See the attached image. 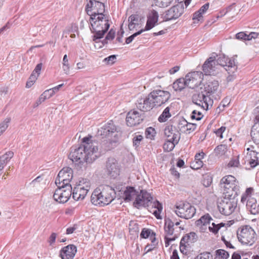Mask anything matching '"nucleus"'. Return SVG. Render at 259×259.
Listing matches in <instances>:
<instances>
[{"instance_id":"1","label":"nucleus","mask_w":259,"mask_h":259,"mask_svg":"<svg viewBox=\"0 0 259 259\" xmlns=\"http://www.w3.org/2000/svg\"><path fill=\"white\" fill-rule=\"evenodd\" d=\"M92 136L86 137L82 139V145L73 146L70 149L68 155L69 158L72 161L79 163H92L99 156L98 154V143L91 140Z\"/></svg>"},{"instance_id":"2","label":"nucleus","mask_w":259,"mask_h":259,"mask_svg":"<svg viewBox=\"0 0 259 259\" xmlns=\"http://www.w3.org/2000/svg\"><path fill=\"white\" fill-rule=\"evenodd\" d=\"M153 197L146 191L142 190L136 197L134 205L139 208L140 207H149L148 210L158 219H161L160 213L162 209L161 204L157 200L152 202Z\"/></svg>"},{"instance_id":"3","label":"nucleus","mask_w":259,"mask_h":259,"mask_svg":"<svg viewBox=\"0 0 259 259\" xmlns=\"http://www.w3.org/2000/svg\"><path fill=\"white\" fill-rule=\"evenodd\" d=\"M116 197L113 188L108 185L101 186L94 190L91 197V201L95 205L100 206L110 204Z\"/></svg>"},{"instance_id":"4","label":"nucleus","mask_w":259,"mask_h":259,"mask_svg":"<svg viewBox=\"0 0 259 259\" xmlns=\"http://www.w3.org/2000/svg\"><path fill=\"white\" fill-rule=\"evenodd\" d=\"M90 21L91 31L94 34L93 40L98 43L99 41L98 40L103 37L110 27L108 17L105 15L92 16L90 18Z\"/></svg>"},{"instance_id":"5","label":"nucleus","mask_w":259,"mask_h":259,"mask_svg":"<svg viewBox=\"0 0 259 259\" xmlns=\"http://www.w3.org/2000/svg\"><path fill=\"white\" fill-rule=\"evenodd\" d=\"M220 185L225 197H237L238 195L239 186L234 177L229 175L223 177L221 180Z\"/></svg>"},{"instance_id":"6","label":"nucleus","mask_w":259,"mask_h":259,"mask_svg":"<svg viewBox=\"0 0 259 259\" xmlns=\"http://www.w3.org/2000/svg\"><path fill=\"white\" fill-rule=\"evenodd\" d=\"M237 204V199L236 197H225L224 196L218 205L220 212L225 215H229L232 214Z\"/></svg>"},{"instance_id":"7","label":"nucleus","mask_w":259,"mask_h":259,"mask_svg":"<svg viewBox=\"0 0 259 259\" xmlns=\"http://www.w3.org/2000/svg\"><path fill=\"white\" fill-rule=\"evenodd\" d=\"M255 233L249 226L243 227L240 232H237V237L239 242L243 245L251 246L255 241Z\"/></svg>"},{"instance_id":"8","label":"nucleus","mask_w":259,"mask_h":259,"mask_svg":"<svg viewBox=\"0 0 259 259\" xmlns=\"http://www.w3.org/2000/svg\"><path fill=\"white\" fill-rule=\"evenodd\" d=\"M253 192V189L251 187L247 188L245 192L241 197V201L244 203L246 202L247 209L252 214H256L259 212L258 205L257 203L256 200L251 197V194Z\"/></svg>"},{"instance_id":"9","label":"nucleus","mask_w":259,"mask_h":259,"mask_svg":"<svg viewBox=\"0 0 259 259\" xmlns=\"http://www.w3.org/2000/svg\"><path fill=\"white\" fill-rule=\"evenodd\" d=\"M57 186L58 188L54 192L53 198L59 203H64L68 200L71 195H72L71 185Z\"/></svg>"},{"instance_id":"10","label":"nucleus","mask_w":259,"mask_h":259,"mask_svg":"<svg viewBox=\"0 0 259 259\" xmlns=\"http://www.w3.org/2000/svg\"><path fill=\"white\" fill-rule=\"evenodd\" d=\"M237 56H234L231 58H229L225 55H220L215 61L218 64L219 68L220 66L224 67L229 73L235 72L237 69V62L236 60Z\"/></svg>"},{"instance_id":"11","label":"nucleus","mask_w":259,"mask_h":259,"mask_svg":"<svg viewBox=\"0 0 259 259\" xmlns=\"http://www.w3.org/2000/svg\"><path fill=\"white\" fill-rule=\"evenodd\" d=\"M175 211L179 217L189 219L195 214L196 209L188 202H181L176 205V209Z\"/></svg>"},{"instance_id":"12","label":"nucleus","mask_w":259,"mask_h":259,"mask_svg":"<svg viewBox=\"0 0 259 259\" xmlns=\"http://www.w3.org/2000/svg\"><path fill=\"white\" fill-rule=\"evenodd\" d=\"M171 94L167 91L160 90H154L150 93V97L154 104V107H159L167 102Z\"/></svg>"},{"instance_id":"13","label":"nucleus","mask_w":259,"mask_h":259,"mask_svg":"<svg viewBox=\"0 0 259 259\" xmlns=\"http://www.w3.org/2000/svg\"><path fill=\"white\" fill-rule=\"evenodd\" d=\"M73 178V170L69 167L62 168L59 172L55 180L56 185H71L70 182Z\"/></svg>"},{"instance_id":"14","label":"nucleus","mask_w":259,"mask_h":259,"mask_svg":"<svg viewBox=\"0 0 259 259\" xmlns=\"http://www.w3.org/2000/svg\"><path fill=\"white\" fill-rule=\"evenodd\" d=\"M220 68L215 61V57L211 56L204 62L202 71L206 75H215L219 72Z\"/></svg>"},{"instance_id":"15","label":"nucleus","mask_w":259,"mask_h":259,"mask_svg":"<svg viewBox=\"0 0 259 259\" xmlns=\"http://www.w3.org/2000/svg\"><path fill=\"white\" fill-rule=\"evenodd\" d=\"M116 132V126L112 121H110L98 130L97 134L98 136H101L102 138H110L112 136L115 137L117 136Z\"/></svg>"},{"instance_id":"16","label":"nucleus","mask_w":259,"mask_h":259,"mask_svg":"<svg viewBox=\"0 0 259 259\" xmlns=\"http://www.w3.org/2000/svg\"><path fill=\"white\" fill-rule=\"evenodd\" d=\"M201 74L202 72L198 71L188 73L185 77L186 86L192 89L198 87L202 81Z\"/></svg>"},{"instance_id":"17","label":"nucleus","mask_w":259,"mask_h":259,"mask_svg":"<svg viewBox=\"0 0 259 259\" xmlns=\"http://www.w3.org/2000/svg\"><path fill=\"white\" fill-rule=\"evenodd\" d=\"M184 6L183 3H179L165 12L164 19L165 21H169L178 18L184 13Z\"/></svg>"},{"instance_id":"18","label":"nucleus","mask_w":259,"mask_h":259,"mask_svg":"<svg viewBox=\"0 0 259 259\" xmlns=\"http://www.w3.org/2000/svg\"><path fill=\"white\" fill-rule=\"evenodd\" d=\"M192 102L196 105L200 106L203 109L206 110L208 109L209 105L212 102L210 98L205 96L202 93H199L193 95L192 96Z\"/></svg>"},{"instance_id":"19","label":"nucleus","mask_w":259,"mask_h":259,"mask_svg":"<svg viewBox=\"0 0 259 259\" xmlns=\"http://www.w3.org/2000/svg\"><path fill=\"white\" fill-rule=\"evenodd\" d=\"M137 108L142 111H150L154 107V104L150 97V94L145 97L138 98L136 103Z\"/></svg>"},{"instance_id":"20","label":"nucleus","mask_w":259,"mask_h":259,"mask_svg":"<svg viewBox=\"0 0 259 259\" xmlns=\"http://www.w3.org/2000/svg\"><path fill=\"white\" fill-rule=\"evenodd\" d=\"M143 114L133 110L128 112L126 115V124L129 126H134L140 124L144 119Z\"/></svg>"},{"instance_id":"21","label":"nucleus","mask_w":259,"mask_h":259,"mask_svg":"<svg viewBox=\"0 0 259 259\" xmlns=\"http://www.w3.org/2000/svg\"><path fill=\"white\" fill-rule=\"evenodd\" d=\"M106 167L108 174L110 177L115 178L119 175L120 169L117 161L115 158H109L106 162Z\"/></svg>"},{"instance_id":"22","label":"nucleus","mask_w":259,"mask_h":259,"mask_svg":"<svg viewBox=\"0 0 259 259\" xmlns=\"http://www.w3.org/2000/svg\"><path fill=\"white\" fill-rule=\"evenodd\" d=\"M147 20L145 28L141 29L143 30V32L151 29L158 24L159 15L155 10H152L147 15Z\"/></svg>"},{"instance_id":"23","label":"nucleus","mask_w":259,"mask_h":259,"mask_svg":"<svg viewBox=\"0 0 259 259\" xmlns=\"http://www.w3.org/2000/svg\"><path fill=\"white\" fill-rule=\"evenodd\" d=\"M77 252L76 247L73 244H69L60 251V256L62 259H73Z\"/></svg>"},{"instance_id":"24","label":"nucleus","mask_w":259,"mask_h":259,"mask_svg":"<svg viewBox=\"0 0 259 259\" xmlns=\"http://www.w3.org/2000/svg\"><path fill=\"white\" fill-rule=\"evenodd\" d=\"M181 221L177 219H170L169 218L165 219L164 230L167 235L171 236L174 232V226H179Z\"/></svg>"},{"instance_id":"25","label":"nucleus","mask_w":259,"mask_h":259,"mask_svg":"<svg viewBox=\"0 0 259 259\" xmlns=\"http://www.w3.org/2000/svg\"><path fill=\"white\" fill-rule=\"evenodd\" d=\"M209 8V4L207 3L203 5L193 15L192 19L194 23H198L203 21V15L206 13Z\"/></svg>"},{"instance_id":"26","label":"nucleus","mask_w":259,"mask_h":259,"mask_svg":"<svg viewBox=\"0 0 259 259\" xmlns=\"http://www.w3.org/2000/svg\"><path fill=\"white\" fill-rule=\"evenodd\" d=\"M83 187L76 186L72 190V197L76 201L83 199L88 192Z\"/></svg>"},{"instance_id":"27","label":"nucleus","mask_w":259,"mask_h":259,"mask_svg":"<svg viewBox=\"0 0 259 259\" xmlns=\"http://www.w3.org/2000/svg\"><path fill=\"white\" fill-rule=\"evenodd\" d=\"M212 220L210 215L208 213H206L196 221V225L199 227L201 231L203 232L206 229V226L209 224L210 221Z\"/></svg>"},{"instance_id":"28","label":"nucleus","mask_w":259,"mask_h":259,"mask_svg":"<svg viewBox=\"0 0 259 259\" xmlns=\"http://www.w3.org/2000/svg\"><path fill=\"white\" fill-rule=\"evenodd\" d=\"M179 125H183L180 127V130L187 134H190L194 131L197 127L196 123L188 122L185 119L180 122Z\"/></svg>"},{"instance_id":"29","label":"nucleus","mask_w":259,"mask_h":259,"mask_svg":"<svg viewBox=\"0 0 259 259\" xmlns=\"http://www.w3.org/2000/svg\"><path fill=\"white\" fill-rule=\"evenodd\" d=\"M219 87V83L218 81L215 80H209L206 83L205 90L207 93L210 95L215 93Z\"/></svg>"},{"instance_id":"30","label":"nucleus","mask_w":259,"mask_h":259,"mask_svg":"<svg viewBox=\"0 0 259 259\" xmlns=\"http://www.w3.org/2000/svg\"><path fill=\"white\" fill-rule=\"evenodd\" d=\"M133 187H127L126 190L124 191L123 197L125 201H130L137 197L138 194Z\"/></svg>"},{"instance_id":"31","label":"nucleus","mask_w":259,"mask_h":259,"mask_svg":"<svg viewBox=\"0 0 259 259\" xmlns=\"http://www.w3.org/2000/svg\"><path fill=\"white\" fill-rule=\"evenodd\" d=\"M140 236L141 238L145 239L149 237L153 246L157 244L155 238V233L153 232H151L150 229L146 228L143 229L140 234Z\"/></svg>"},{"instance_id":"32","label":"nucleus","mask_w":259,"mask_h":259,"mask_svg":"<svg viewBox=\"0 0 259 259\" xmlns=\"http://www.w3.org/2000/svg\"><path fill=\"white\" fill-rule=\"evenodd\" d=\"M179 140V138L177 134H174L171 135V137H169V139H167L166 142L163 145V148H166V146L170 145V147L167 148V151H171L175 147V145L178 144Z\"/></svg>"},{"instance_id":"33","label":"nucleus","mask_w":259,"mask_h":259,"mask_svg":"<svg viewBox=\"0 0 259 259\" xmlns=\"http://www.w3.org/2000/svg\"><path fill=\"white\" fill-rule=\"evenodd\" d=\"M204 153L202 152L197 153L195 156V160L191 164V167L194 169L200 168L203 166V162L201 159L203 158Z\"/></svg>"},{"instance_id":"34","label":"nucleus","mask_w":259,"mask_h":259,"mask_svg":"<svg viewBox=\"0 0 259 259\" xmlns=\"http://www.w3.org/2000/svg\"><path fill=\"white\" fill-rule=\"evenodd\" d=\"M14 153L12 151L7 152L5 154L0 156V171H1L6 164L13 157Z\"/></svg>"},{"instance_id":"35","label":"nucleus","mask_w":259,"mask_h":259,"mask_svg":"<svg viewBox=\"0 0 259 259\" xmlns=\"http://www.w3.org/2000/svg\"><path fill=\"white\" fill-rule=\"evenodd\" d=\"M250 135L254 143L259 144V123L255 122L252 127Z\"/></svg>"},{"instance_id":"36","label":"nucleus","mask_w":259,"mask_h":259,"mask_svg":"<svg viewBox=\"0 0 259 259\" xmlns=\"http://www.w3.org/2000/svg\"><path fill=\"white\" fill-rule=\"evenodd\" d=\"M95 6H94L95 11L93 12V14L96 15V17L101 15H105V5L103 3L97 1L95 2Z\"/></svg>"},{"instance_id":"37","label":"nucleus","mask_w":259,"mask_h":259,"mask_svg":"<svg viewBox=\"0 0 259 259\" xmlns=\"http://www.w3.org/2000/svg\"><path fill=\"white\" fill-rule=\"evenodd\" d=\"M186 86L185 78H181L177 79L172 84V88L176 91H181Z\"/></svg>"},{"instance_id":"38","label":"nucleus","mask_w":259,"mask_h":259,"mask_svg":"<svg viewBox=\"0 0 259 259\" xmlns=\"http://www.w3.org/2000/svg\"><path fill=\"white\" fill-rule=\"evenodd\" d=\"M140 19V16L138 15H132L128 18V28L130 30H133L136 25H138L139 20Z\"/></svg>"},{"instance_id":"39","label":"nucleus","mask_w":259,"mask_h":259,"mask_svg":"<svg viewBox=\"0 0 259 259\" xmlns=\"http://www.w3.org/2000/svg\"><path fill=\"white\" fill-rule=\"evenodd\" d=\"M170 108L167 107L164 109L162 114L158 117V121L160 122L166 121L169 118L171 117V114L169 112Z\"/></svg>"},{"instance_id":"40","label":"nucleus","mask_w":259,"mask_h":259,"mask_svg":"<svg viewBox=\"0 0 259 259\" xmlns=\"http://www.w3.org/2000/svg\"><path fill=\"white\" fill-rule=\"evenodd\" d=\"M95 2H97V1L90 0L89 2L85 6V11L87 14L90 16V17L95 16L93 14V12L95 11L94 6H95Z\"/></svg>"},{"instance_id":"41","label":"nucleus","mask_w":259,"mask_h":259,"mask_svg":"<svg viewBox=\"0 0 259 259\" xmlns=\"http://www.w3.org/2000/svg\"><path fill=\"white\" fill-rule=\"evenodd\" d=\"M229 256L228 252L223 249H218L215 251L214 259H227Z\"/></svg>"},{"instance_id":"42","label":"nucleus","mask_w":259,"mask_h":259,"mask_svg":"<svg viewBox=\"0 0 259 259\" xmlns=\"http://www.w3.org/2000/svg\"><path fill=\"white\" fill-rule=\"evenodd\" d=\"M227 151V147L225 145H219L214 149L215 154L219 156L225 155Z\"/></svg>"},{"instance_id":"43","label":"nucleus","mask_w":259,"mask_h":259,"mask_svg":"<svg viewBox=\"0 0 259 259\" xmlns=\"http://www.w3.org/2000/svg\"><path fill=\"white\" fill-rule=\"evenodd\" d=\"M250 155H253L256 157V159H252L249 161V164L251 167H254L259 164V153L255 152L254 151H251Z\"/></svg>"},{"instance_id":"44","label":"nucleus","mask_w":259,"mask_h":259,"mask_svg":"<svg viewBox=\"0 0 259 259\" xmlns=\"http://www.w3.org/2000/svg\"><path fill=\"white\" fill-rule=\"evenodd\" d=\"M76 186L83 187V189H85L87 191H89L91 188V183L89 180L82 179L79 181V183Z\"/></svg>"},{"instance_id":"45","label":"nucleus","mask_w":259,"mask_h":259,"mask_svg":"<svg viewBox=\"0 0 259 259\" xmlns=\"http://www.w3.org/2000/svg\"><path fill=\"white\" fill-rule=\"evenodd\" d=\"M155 5L161 8L167 7L170 5L173 0H154Z\"/></svg>"},{"instance_id":"46","label":"nucleus","mask_w":259,"mask_h":259,"mask_svg":"<svg viewBox=\"0 0 259 259\" xmlns=\"http://www.w3.org/2000/svg\"><path fill=\"white\" fill-rule=\"evenodd\" d=\"M212 226H209L208 227V229L210 232L216 234L218 233L220 229L224 226L223 223H220L219 224L216 225L215 223H212L211 224Z\"/></svg>"},{"instance_id":"47","label":"nucleus","mask_w":259,"mask_h":259,"mask_svg":"<svg viewBox=\"0 0 259 259\" xmlns=\"http://www.w3.org/2000/svg\"><path fill=\"white\" fill-rule=\"evenodd\" d=\"M38 76V75L35 74L34 72H32L28 79V80L26 82V87L27 88H30L35 82Z\"/></svg>"},{"instance_id":"48","label":"nucleus","mask_w":259,"mask_h":259,"mask_svg":"<svg viewBox=\"0 0 259 259\" xmlns=\"http://www.w3.org/2000/svg\"><path fill=\"white\" fill-rule=\"evenodd\" d=\"M143 139V137L141 135H135L133 138V146L136 148L139 147Z\"/></svg>"},{"instance_id":"49","label":"nucleus","mask_w":259,"mask_h":259,"mask_svg":"<svg viewBox=\"0 0 259 259\" xmlns=\"http://www.w3.org/2000/svg\"><path fill=\"white\" fill-rule=\"evenodd\" d=\"M203 116V115L200 111H197V110H194L192 111L190 117L192 119L200 120L202 119Z\"/></svg>"},{"instance_id":"50","label":"nucleus","mask_w":259,"mask_h":259,"mask_svg":"<svg viewBox=\"0 0 259 259\" xmlns=\"http://www.w3.org/2000/svg\"><path fill=\"white\" fill-rule=\"evenodd\" d=\"M239 165V156H236L232 158L228 164V167H238Z\"/></svg>"},{"instance_id":"51","label":"nucleus","mask_w":259,"mask_h":259,"mask_svg":"<svg viewBox=\"0 0 259 259\" xmlns=\"http://www.w3.org/2000/svg\"><path fill=\"white\" fill-rule=\"evenodd\" d=\"M189 236H187L186 235L183 237L180 242V250H182V247L184 246V247H186V244H188V245H189L188 243L190 242L189 239Z\"/></svg>"},{"instance_id":"52","label":"nucleus","mask_w":259,"mask_h":259,"mask_svg":"<svg viewBox=\"0 0 259 259\" xmlns=\"http://www.w3.org/2000/svg\"><path fill=\"white\" fill-rule=\"evenodd\" d=\"M194 259H213V256L209 252H204L197 256Z\"/></svg>"},{"instance_id":"53","label":"nucleus","mask_w":259,"mask_h":259,"mask_svg":"<svg viewBox=\"0 0 259 259\" xmlns=\"http://www.w3.org/2000/svg\"><path fill=\"white\" fill-rule=\"evenodd\" d=\"M142 32H143V30H140L138 31V32L134 33L133 34L131 35L129 37H127L125 40L126 44H130L133 40V39L135 38V37L141 34Z\"/></svg>"},{"instance_id":"54","label":"nucleus","mask_w":259,"mask_h":259,"mask_svg":"<svg viewBox=\"0 0 259 259\" xmlns=\"http://www.w3.org/2000/svg\"><path fill=\"white\" fill-rule=\"evenodd\" d=\"M10 119L7 118L0 124V133L2 134L8 127V123Z\"/></svg>"},{"instance_id":"55","label":"nucleus","mask_w":259,"mask_h":259,"mask_svg":"<svg viewBox=\"0 0 259 259\" xmlns=\"http://www.w3.org/2000/svg\"><path fill=\"white\" fill-rule=\"evenodd\" d=\"M236 38L239 40H247V34L244 32H240L236 34Z\"/></svg>"},{"instance_id":"56","label":"nucleus","mask_w":259,"mask_h":259,"mask_svg":"<svg viewBox=\"0 0 259 259\" xmlns=\"http://www.w3.org/2000/svg\"><path fill=\"white\" fill-rule=\"evenodd\" d=\"M116 58V56L114 55H113L109 56V57L105 58L104 60V61L105 62H107V63H108L109 64H112L113 63H114Z\"/></svg>"},{"instance_id":"57","label":"nucleus","mask_w":259,"mask_h":259,"mask_svg":"<svg viewBox=\"0 0 259 259\" xmlns=\"http://www.w3.org/2000/svg\"><path fill=\"white\" fill-rule=\"evenodd\" d=\"M225 130H226V127L221 126L215 133L216 135L218 137H219L221 138H223V133L225 132Z\"/></svg>"},{"instance_id":"58","label":"nucleus","mask_w":259,"mask_h":259,"mask_svg":"<svg viewBox=\"0 0 259 259\" xmlns=\"http://www.w3.org/2000/svg\"><path fill=\"white\" fill-rule=\"evenodd\" d=\"M115 33V32L113 29H110L106 36V39H113L114 38Z\"/></svg>"},{"instance_id":"59","label":"nucleus","mask_w":259,"mask_h":259,"mask_svg":"<svg viewBox=\"0 0 259 259\" xmlns=\"http://www.w3.org/2000/svg\"><path fill=\"white\" fill-rule=\"evenodd\" d=\"M42 66V64L41 63L38 64L36 66L35 69H34L32 72H34L35 74L38 76L40 74V72Z\"/></svg>"},{"instance_id":"60","label":"nucleus","mask_w":259,"mask_h":259,"mask_svg":"<svg viewBox=\"0 0 259 259\" xmlns=\"http://www.w3.org/2000/svg\"><path fill=\"white\" fill-rule=\"evenodd\" d=\"M120 31H121L120 32H118L117 36L116 38V40L117 41H118L119 42H122V37H123V34L124 33V31L122 28V26L121 27Z\"/></svg>"},{"instance_id":"61","label":"nucleus","mask_w":259,"mask_h":259,"mask_svg":"<svg viewBox=\"0 0 259 259\" xmlns=\"http://www.w3.org/2000/svg\"><path fill=\"white\" fill-rule=\"evenodd\" d=\"M253 114L255 116L254 119L255 122L259 123V107L254 109Z\"/></svg>"},{"instance_id":"62","label":"nucleus","mask_w":259,"mask_h":259,"mask_svg":"<svg viewBox=\"0 0 259 259\" xmlns=\"http://www.w3.org/2000/svg\"><path fill=\"white\" fill-rule=\"evenodd\" d=\"M171 128L169 126L166 127L164 129V135L166 137H167V139H169V137H171L173 133L171 131Z\"/></svg>"},{"instance_id":"63","label":"nucleus","mask_w":259,"mask_h":259,"mask_svg":"<svg viewBox=\"0 0 259 259\" xmlns=\"http://www.w3.org/2000/svg\"><path fill=\"white\" fill-rule=\"evenodd\" d=\"M187 236H189V239L190 243H192L196 240V234L194 232H191L189 234H186Z\"/></svg>"},{"instance_id":"64","label":"nucleus","mask_w":259,"mask_h":259,"mask_svg":"<svg viewBox=\"0 0 259 259\" xmlns=\"http://www.w3.org/2000/svg\"><path fill=\"white\" fill-rule=\"evenodd\" d=\"M57 237V234L55 233H52L49 237V242L50 245L53 244L55 242L56 238Z\"/></svg>"}]
</instances>
